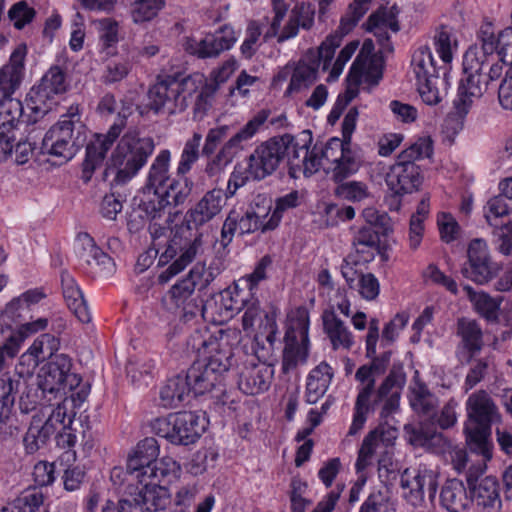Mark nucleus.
I'll list each match as a JSON object with an SVG mask.
<instances>
[{
	"label": "nucleus",
	"instance_id": "1",
	"mask_svg": "<svg viewBox=\"0 0 512 512\" xmlns=\"http://www.w3.org/2000/svg\"><path fill=\"white\" fill-rule=\"evenodd\" d=\"M465 406L467 447L472 453L482 456L484 461H489L493 457L492 426L502 424V413L493 397L484 389L471 393Z\"/></svg>",
	"mask_w": 512,
	"mask_h": 512
},
{
	"label": "nucleus",
	"instance_id": "2",
	"mask_svg": "<svg viewBox=\"0 0 512 512\" xmlns=\"http://www.w3.org/2000/svg\"><path fill=\"white\" fill-rule=\"evenodd\" d=\"M189 344L199 353L216 352L205 359L196 360L187 370L186 376L191 383V388L195 396L202 395L215 389L221 384L222 375L227 372L231 366V352L223 353L218 351L219 343L209 335L208 339L203 338L200 333H196L189 340Z\"/></svg>",
	"mask_w": 512,
	"mask_h": 512
},
{
	"label": "nucleus",
	"instance_id": "3",
	"mask_svg": "<svg viewBox=\"0 0 512 512\" xmlns=\"http://www.w3.org/2000/svg\"><path fill=\"white\" fill-rule=\"evenodd\" d=\"M86 140L87 127L81 121L78 107L71 106L68 112L46 132L42 140L41 152L67 162L84 146Z\"/></svg>",
	"mask_w": 512,
	"mask_h": 512
},
{
	"label": "nucleus",
	"instance_id": "4",
	"mask_svg": "<svg viewBox=\"0 0 512 512\" xmlns=\"http://www.w3.org/2000/svg\"><path fill=\"white\" fill-rule=\"evenodd\" d=\"M155 149L154 139L137 130L127 131L112 152L107 170H115L114 181L123 184L147 163Z\"/></svg>",
	"mask_w": 512,
	"mask_h": 512
},
{
	"label": "nucleus",
	"instance_id": "5",
	"mask_svg": "<svg viewBox=\"0 0 512 512\" xmlns=\"http://www.w3.org/2000/svg\"><path fill=\"white\" fill-rule=\"evenodd\" d=\"M433 153L432 140L429 137L419 138L409 148L402 151L397 161L386 174V184L396 195L413 193L423 182V175L416 160L429 158Z\"/></svg>",
	"mask_w": 512,
	"mask_h": 512
},
{
	"label": "nucleus",
	"instance_id": "6",
	"mask_svg": "<svg viewBox=\"0 0 512 512\" xmlns=\"http://www.w3.org/2000/svg\"><path fill=\"white\" fill-rule=\"evenodd\" d=\"M194 81L187 77L179 79L176 76L167 75L158 78L147 93V103L138 107L141 115L153 111L155 114L167 111L172 114L176 110L183 111L187 107V97L195 92Z\"/></svg>",
	"mask_w": 512,
	"mask_h": 512
},
{
	"label": "nucleus",
	"instance_id": "7",
	"mask_svg": "<svg viewBox=\"0 0 512 512\" xmlns=\"http://www.w3.org/2000/svg\"><path fill=\"white\" fill-rule=\"evenodd\" d=\"M206 419L192 411L171 413L167 417L156 418L151 427L156 435L174 445L194 444L205 431Z\"/></svg>",
	"mask_w": 512,
	"mask_h": 512
},
{
	"label": "nucleus",
	"instance_id": "8",
	"mask_svg": "<svg viewBox=\"0 0 512 512\" xmlns=\"http://www.w3.org/2000/svg\"><path fill=\"white\" fill-rule=\"evenodd\" d=\"M485 62L478 64L477 68L464 67V76L458 86L457 99L454 100L455 114H449L444 121L447 130L456 133L462 128V119L468 114L475 99H480L488 87V80L483 75Z\"/></svg>",
	"mask_w": 512,
	"mask_h": 512
},
{
	"label": "nucleus",
	"instance_id": "9",
	"mask_svg": "<svg viewBox=\"0 0 512 512\" xmlns=\"http://www.w3.org/2000/svg\"><path fill=\"white\" fill-rule=\"evenodd\" d=\"M350 145L351 143L343 139L333 137L323 146L318 144L313 146L314 154L319 160V168L323 165V161L331 164L328 172L331 173V179L334 182L344 181L355 174L361 166L359 155L351 149Z\"/></svg>",
	"mask_w": 512,
	"mask_h": 512
},
{
	"label": "nucleus",
	"instance_id": "10",
	"mask_svg": "<svg viewBox=\"0 0 512 512\" xmlns=\"http://www.w3.org/2000/svg\"><path fill=\"white\" fill-rule=\"evenodd\" d=\"M291 134L275 136L257 145L248 157L247 172L255 180H262L273 174L285 159Z\"/></svg>",
	"mask_w": 512,
	"mask_h": 512
},
{
	"label": "nucleus",
	"instance_id": "11",
	"mask_svg": "<svg viewBox=\"0 0 512 512\" xmlns=\"http://www.w3.org/2000/svg\"><path fill=\"white\" fill-rule=\"evenodd\" d=\"M132 113L130 104L122 102V108L118 112L116 122L109 128L105 135H98L96 139L87 145L86 157L83 161V175L82 178L88 182L93 172L103 164L107 152L112 147L113 143L120 136L122 130L126 126V119Z\"/></svg>",
	"mask_w": 512,
	"mask_h": 512
},
{
	"label": "nucleus",
	"instance_id": "12",
	"mask_svg": "<svg viewBox=\"0 0 512 512\" xmlns=\"http://www.w3.org/2000/svg\"><path fill=\"white\" fill-rule=\"evenodd\" d=\"M201 247V234L195 236L193 240H187L179 231H176L168 241L165 250L160 254L159 264L166 265L171 260L174 261L161 273L159 279L168 281L171 277L180 273L193 261Z\"/></svg>",
	"mask_w": 512,
	"mask_h": 512
},
{
	"label": "nucleus",
	"instance_id": "13",
	"mask_svg": "<svg viewBox=\"0 0 512 512\" xmlns=\"http://www.w3.org/2000/svg\"><path fill=\"white\" fill-rule=\"evenodd\" d=\"M406 376L401 364H393L389 374L385 377L379 387L375 385L367 396L368 413L374 411L378 405L383 403L380 416L386 418L399 408L401 390L405 384Z\"/></svg>",
	"mask_w": 512,
	"mask_h": 512
},
{
	"label": "nucleus",
	"instance_id": "14",
	"mask_svg": "<svg viewBox=\"0 0 512 512\" xmlns=\"http://www.w3.org/2000/svg\"><path fill=\"white\" fill-rule=\"evenodd\" d=\"M499 270V265L492 260L486 241L482 238L471 240L461 274L477 284H485L492 280Z\"/></svg>",
	"mask_w": 512,
	"mask_h": 512
},
{
	"label": "nucleus",
	"instance_id": "15",
	"mask_svg": "<svg viewBox=\"0 0 512 512\" xmlns=\"http://www.w3.org/2000/svg\"><path fill=\"white\" fill-rule=\"evenodd\" d=\"M312 132L303 130L297 136L292 135V141L288 145L285 158L287 159L288 174L297 179L300 175L310 177L319 170V160L314 149L311 150Z\"/></svg>",
	"mask_w": 512,
	"mask_h": 512
},
{
	"label": "nucleus",
	"instance_id": "16",
	"mask_svg": "<svg viewBox=\"0 0 512 512\" xmlns=\"http://www.w3.org/2000/svg\"><path fill=\"white\" fill-rule=\"evenodd\" d=\"M124 481L128 483L126 495L132 498L134 507L140 512H158L169 505V492L163 485L154 481H142V478L123 479L120 483Z\"/></svg>",
	"mask_w": 512,
	"mask_h": 512
},
{
	"label": "nucleus",
	"instance_id": "17",
	"mask_svg": "<svg viewBox=\"0 0 512 512\" xmlns=\"http://www.w3.org/2000/svg\"><path fill=\"white\" fill-rule=\"evenodd\" d=\"M270 110L262 109L257 112L235 135L221 148L209 165V170H221L227 166L235 155L243 149V143L250 140L267 121Z\"/></svg>",
	"mask_w": 512,
	"mask_h": 512
},
{
	"label": "nucleus",
	"instance_id": "18",
	"mask_svg": "<svg viewBox=\"0 0 512 512\" xmlns=\"http://www.w3.org/2000/svg\"><path fill=\"white\" fill-rule=\"evenodd\" d=\"M471 502L482 512H501L503 502L500 496V484L496 477L485 476L478 478L471 469L466 474Z\"/></svg>",
	"mask_w": 512,
	"mask_h": 512
},
{
	"label": "nucleus",
	"instance_id": "19",
	"mask_svg": "<svg viewBox=\"0 0 512 512\" xmlns=\"http://www.w3.org/2000/svg\"><path fill=\"white\" fill-rule=\"evenodd\" d=\"M67 86L64 71L59 66H52L30 92V98L34 103L32 110L35 113L47 114L51 106L46 105V102L51 101L55 95L65 93Z\"/></svg>",
	"mask_w": 512,
	"mask_h": 512
},
{
	"label": "nucleus",
	"instance_id": "20",
	"mask_svg": "<svg viewBox=\"0 0 512 512\" xmlns=\"http://www.w3.org/2000/svg\"><path fill=\"white\" fill-rule=\"evenodd\" d=\"M400 486L407 490L404 498L412 506L417 507L424 501L425 488L429 497L434 498L437 491V476L432 470L424 469L417 472H411L405 469L401 475Z\"/></svg>",
	"mask_w": 512,
	"mask_h": 512
},
{
	"label": "nucleus",
	"instance_id": "21",
	"mask_svg": "<svg viewBox=\"0 0 512 512\" xmlns=\"http://www.w3.org/2000/svg\"><path fill=\"white\" fill-rule=\"evenodd\" d=\"M46 297L42 289H30L18 297L13 298L5 307L0 323L17 329L20 325L35 322L32 320V307ZM38 319H36L37 321Z\"/></svg>",
	"mask_w": 512,
	"mask_h": 512
},
{
	"label": "nucleus",
	"instance_id": "22",
	"mask_svg": "<svg viewBox=\"0 0 512 512\" xmlns=\"http://www.w3.org/2000/svg\"><path fill=\"white\" fill-rule=\"evenodd\" d=\"M274 370L264 362L245 363L238 373V387L246 395H257L270 387Z\"/></svg>",
	"mask_w": 512,
	"mask_h": 512
},
{
	"label": "nucleus",
	"instance_id": "23",
	"mask_svg": "<svg viewBox=\"0 0 512 512\" xmlns=\"http://www.w3.org/2000/svg\"><path fill=\"white\" fill-rule=\"evenodd\" d=\"M71 359L65 354L55 355L44 364L37 375V385L42 393H54L61 390L65 373L71 371Z\"/></svg>",
	"mask_w": 512,
	"mask_h": 512
},
{
	"label": "nucleus",
	"instance_id": "24",
	"mask_svg": "<svg viewBox=\"0 0 512 512\" xmlns=\"http://www.w3.org/2000/svg\"><path fill=\"white\" fill-rule=\"evenodd\" d=\"M226 193L221 189L207 191L203 197L186 213L188 225H204L218 215L225 205Z\"/></svg>",
	"mask_w": 512,
	"mask_h": 512
},
{
	"label": "nucleus",
	"instance_id": "25",
	"mask_svg": "<svg viewBox=\"0 0 512 512\" xmlns=\"http://www.w3.org/2000/svg\"><path fill=\"white\" fill-rule=\"evenodd\" d=\"M434 422L432 419L431 422H423L419 425H405L404 431L408 442L415 447H423L433 453L445 452L448 442L441 432L435 430Z\"/></svg>",
	"mask_w": 512,
	"mask_h": 512
},
{
	"label": "nucleus",
	"instance_id": "26",
	"mask_svg": "<svg viewBox=\"0 0 512 512\" xmlns=\"http://www.w3.org/2000/svg\"><path fill=\"white\" fill-rule=\"evenodd\" d=\"M456 335L460 341L457 345L458 357L479 355L484 348V334L475 319L459 318L456 324Z\"/></svg>",
	"mask_w": 512,
	"mask_h": 512
},
{
	"label": "nucleus",
	"instance_id": "27",
	"mask_svg": "<svg viewBox=\"0 0 512 512\" xmlns=\"http://www.w3.org/2000/svg\"><path fill=\"white\" fill-rule=\"evenodd\" d=\"M79 257L88 265L99 267L103 277L114 274L116 265L114 260L99 248L88 233H79L76 239Z\"/></svg>",
	"mask_w": 512,
	"mask_h": 512
},
{
	"label": "nucleus",
	"instance_id": "28",
	"mask_svg": "<svg viewBox=\"0 0 512 512\" xmlns=\"http://www.w3.org/2000/svg\"><path fill=\"white\" fill-rule=\"evenodd\" d=\"M47 325V318H38L37 321L22 324L17 329L0 323V345L2 349H6L9 357H14L26 338L44 330Z\"/></svg>",
	"mask_w": 512,
	"mask_h": 512
},
{
	"label": "nucleus",
	"instance_id": "29",
	"mask_svg": "<svg viewBox=\"0 0 512 512\" xmlns=\"http://www.w3.org/2000/svg\"><path fill=\"white\" fill-rule=\"evenodd\" d=\"M235 42L236 36L233 28L229 25H224L214 33L206 34L197 43L193 53L199 58L216 57L223 51L230 49Z\"/></svg>",
	"mask_w": 512,
	"mask_h": 512
},
{
	"label": "nucleus",
	"instance_id": "30",
	"mask_svg": "<svg viewBox=\"0 0 512 512\" xmlns=\"http://www.w3.org/2000/svg\"><path fill=\"white\" fill-rule=\"evenodd\" d=\"M26 46L19 45L11 54L7 64L0 68V91L6 95L13 94L24 77Z\"/></svg>",
	"mask_w": 512,
	"mask_h": 512
},
{
	"label": "nucleus",
	"instance_id": "31",
	"mask_svg": "<svg viewBox=\"0 0 512 512\" xmlns=\"http://www.w3.org/2000/svg\"><path fill=\"white\" fill-rule=\"evenodd\" d=\"M158 454L159 445L155 438L147 437L141 440L128 456L124 479L134 480L136 474L143 472L144 467L151 466L157 460Z\"/></svg>",
	"mask_w": 512,
	"mask_h": 512
},
{
	"label": "nucleus",
	"instance_id": "32",
	"mask_svg": "<svg viewBox=\"0 0 512 512\" xmlns=\"http://www.w3.org/2000/svg\"><path fill=\"white\" fill-rule=\"evenodd\" d=\"M170 162L171 152L168 149L159 151L148 169L143 187L145 191L156 194L174 179L170 173Z\"/></svg>",
	"mask_w": 512,
	"mask_h": 512
},
{
	"label": "nucleus",
	"instance_id": "33",
	"mask_svg": "<svg viewBox=\"0 0 512 512\" xmlns=\"http://www.w3.org/2000/svg\"><path fill=\"white\" fill-rule=\"evenodd\" d=\"M440 502L448 512H465L471 507L467 488L464 483L456 478L445 482L440 493Z\"/></svg>",
	"mask_w": 512,
	"mask_h": 512
},
{
	"label": "nucleus",
	"instance_id": "34",
	"mask_svg": "<svg viewBox=\"0 0 512 512\" xmlns=\"http://www.w3.org/2000/svg\"><path fill=\"white\" fill-rule=\"evenodd\" d=\"M61 282L63 288V296L68 308L81 323H89L91 314L84 300L83 294L76 285L74 279L69 273L63 271L61 273Z\"/></svg>",
	"mask_w": 512,
	"mask_h": 512
},
{
	"label": "nucleus",
	"instance_id": "35",
	"mask_svg": "<svg viewBox=\"0 0 512 512\" xmlns=\"http://www.w3.org/2000/svg\"><path fill=\"white\" fill-rule=\"evenodd\" d=\"M192 393L187 376L177 375L168 379L160 389V401L165 408H176L189 399Z\"/></svg>",
	"mask_w": 512,
	"mask_h": 512
},
{
	"label": "nucleus",
	"instance_id": "36",
	"mask_svg": "<svg viewBox=\"0 0 512 512\" xmlns=\"http://www.w3.org/2000/svg\"><path fill=\"white\" fill-rule=\"evenodd\" d=\"M458 358L461 363L469 366L464 380L465 391L471 390L481 381L485 380L495 368L494 357L492 355L483 357H479V355H467Z\"/></svg>",
	"mask_w": 512,
	"mask_h": 512
},
{
	"label": "nucleus",
	"instance_id": "37",
	"mask_svg": "<svg viewBox=\"0 0 512 512\" xmlns=\"http://www.w3.org/2000/svg\"><path fill=\"white\" fill-rule=\"evenodd\" d=\"M80 439L84 448H93V441L88 426L84 428L81 417L76 418V412L69 417V423L64 425L63 431L56 437L57 445L61 448H71Z\"/></svg>",
	"mask_w": 512,
	"mask_h": 512
},
{
	"label": "nucleus",
	"instance_id": "38",
	"mask_svg": "<svg viewBox=\"0 0 512 512\" xmlns=\"http://www.w3.org/2000/svg\"><path fill=\"white\" fill-rule=\"evenodd\" d=\"M143 469L142 473L136 474V478H142V481H154L159 485L172 483L179 477L181 471L180 465L169 457L156 460L151 466Z\"/></svg>",
	"mask_w": 512,
	"mask_h": 512
},
{
	"label": "nucleus",
	"instance_id": "39",
	"mask_svg": "<svg viewBox=\"0 0 512 512\" xmlns=\"http://www.w3.org/2000/svg\"><path fill=\"white\" fill-rule=\"evenodd\" d=\"M27 382L22 377L3 376L0 378V422L9 419L16 396L27 389Z\"/></svg>",
	"mask_w": 512,
	"mask_h": 512
},
{
	"label": "nucleus",
	"instance_id": "40",
	"mask_svg": "<svg viewBox=\"0 0 512 512\" xmlns=\"http://www.w3.org/2000/svg\"><path fill=\"white\" fill-rule=\"evenodd\" d=\"M193 187L194 182L190 178L177 176L155 195H160L170 209L176 208L187 202Z\"/></svg>",
	"mask_w": 512,
	"mask_h": 512
},
{
	"label": "nucleus",
	"instance_id": "41",
	"mask_svg": "<svg viewBox=\"0 0 512 512\" xmlns=\"http://www.w3.org/2000/svg\"><path fill=\"white\" fill-rule=\"evenodd\" d=\"M308 357V336L305 334L299 343L295 335L286 333L285 347L282 357V370L284 373L295 369L299 363H304Z\"/></svg>",
	"mask_w": 512,
	"mask_h": 512
},
{
	"label": "nucleus",
	"instance_id": "42",
	"mask_svg": "<svg viewBox=\"0 0 512 512\" xmlns=\"http://www.w3.org/2000/svg\"><path fill=\"white\" fill-rule=\"evenodd\" d=\"M324 330L331 340L333 349L340 346L349 349L352 344V335L333 311H324L322 315Z\"/></svg>",
	"mask_w": 512,
	"mask_h": 512
},
{
	"label": "nucleus",
	"instance_id": "43",
	"mask_svg": "<svg viewBox=\"0 0 512 512\" xmlns=\"http://www.w3.org/2000/svg\"><path fill=\"white\" fill-rule=\"evenodd\" d=\"M197 286L198 282L188 274L186 278L176 282L162 298L164 307L169 311H177L193 297Z\"/></svg>",
	"mask_w": 512,
	"mask_h": 512
},
{
	"label": "nucleus",
	"instance_id": "44",
	"mask_svg": "<svg viewBox=\"0 0 512 512\" xmlns=\"http://www.w3.org/2000/svg\"><path fill=\"white\" fill-rule=\"evenodd\" d=\"M410 405L415 412L432 416L438 406V399L424 383L416 381L410 387Z\"/></svg>",
	"mask_w": 512,
	"mask_h": 512
},
{
	"label": "nucleus",
	"instance_id": "45",
	"mask_svg": "<svg viewBox=\"0 0 512 512\" xmlns=\"http://www.w3.org/2000/svg\"><path fill=\"white\" fill-rule=\"evenodd\" d=\"M137 211L141 219L148 220L149 222L162 220H165V224L172 222V211L160 195L153 194V198L142 200L138 205Z\"/></svg>",
	"mask_w": 512,
	"mask_h": 512
},
{
	"label": "nucleus",
	"instance_id": "46",
	"mask_svg": "<svg viewBox=\"0 0 512 512\" xmlns=\"http://www.w3.org/2000/svg\"><path fill=\"white\" fill-rule=\"evenodd\" d=\"M463 289L479 315L487 321H497L500 303L496 299L487 293L476 292L469 285H465Z\"/></svg>",
	"mask_w": 512,
	"mask_h": 512
},
{
	"label": "nucleus",
	"instance_id": "47",
	"mask_svg": "<svg viewBox=\"0 0 512 512\" xmlns=\"http://www.w3.org/2000/svg\"><path fill=\"white\" fill-rule=\"evenodd\" d=\"M241 300L243 299H239L238 293L233 296L231 291L224 290L216 298L210 300L212 310L209 313L213 318L218 317L220 320L231 318L241 310Z\"/></svg>",
	"mask_w": 512,
	"mask_h": 512
},
{
	"label": "nucleus",
	"instance_id": "48",
	"mask_svg": "<svg viewBox=\"0 0 512 512\" xmlns=\"http://www.w3.org/2000/svg\"><path fill=\"white\" fill-rule=\"evenodd\" d=\"M417 82L419 94L428 105L438 104L447 93L448 82L446 73H444V77L425 78Z\"/></svg>",
	"mask_w": 512,
	"mask_h": 512
},
{
	"label": "nucleus",
	"instance_id": "49",
	"mask_svg": "<svg viewBox=\"0 0 512 512\" xmlns=\"http://www.w3.org/2000/svg\"><path fill=\"white\" fill-rule=\"evenodd\" d=\"M387 368L388 366L377 358H374L370 364L360 366L355 373V379L361 384L358 393L368 396L376 385V377L383 375Z\"/></svg>",
	"mask_w": 512,
	"mask_h": 512
},
{
	"label": "nucleus",
	"instance_id": "50",
	"mask_svg": "<svg viewBox=\"0 0 512 512\" xmlns=\"http://www.w3.org/2000/svg\"><path fill=\"white\" fill-rule=\"evenodd\" d=\"M411 64L417 81L439 76L431 49L428 46H421L414 52Z\"/></svg>",
	"mask_w": 512,
	"mask_h": 512
},
{
	"label": "nucleus",
	"instance_id": "51",
	"mask_svg": "<svg viewBox=\"0 0 512 512\" xmlns=\"http://www.w3.org/2000/svg\"><path fill=\"white\" fill-rule=\"evenodd\" d=\"M318 63L307 65L299 62L295 67L287 93L299 92L303 88H307L317 80Z\"/></svg>",
	"mask_w": 512,
	"mask_h": 512
},
{
	"label": "nucleus",
	"instance_id": "52",
	"mask_svg": "<svg viewBox=\"0 0 512 512\" xmlns=\"http://www.w3.org/2000/svg\"><path fill=\"white\" fill-rule=\"evenodd\" d=\"M164 0H135L130 15L135 24H143L154 19L164 8Z\"/></svg>",
	"mask_w": 512,
	"mask_h": 512
},
{
	"label": "nucleus",
	"instance_id": "53",
	"mask_svg": "<svg viewBox=\"0 0 512 512\" xmlns=\"http://www.w3.org/2000/svg\"><path fill=\"white\" fill-rule=\"evenodd\" d=\"M370 0H354L348 7L347 13L341 18L338 29L333 33L341 36V39L357 25L359 20L368 10Z\"/></svg>",
	"mask_w": 512,
	"mask_h": 512
},
{
	"label": "nucleus",
	"instance_id": "54",
	"mask_svg": "<svg viewBox=\"0 0 512 512\" xmlns=\"http://www.w3.org/2000/svg\"><path fill=\"white\" fill-rule=\"evenodd\" d=\"M59 348V341L53 335L45 333L34 340L29 348V352L35 357V362H41L46 359L51 360Z\"/></svg>",
	"mask_w": 512,
	"mask_h": 512
},
{
	"label": "nucleus",
	"instance_id": "55",
	"mask_svg": "<svg viewBox=\"0 0 512 512\" xmlns=\"http://www.w3.org/2000/svg\"><path fill=\"white\" fill-rule=\"evenodd\" d=\"M42 504V492L36 488L27 489L13 501L10 509L4 508L3 512H36Z\"/></svg>",
	"mask_w": 512,
	"mask_h": 512
},
{
	"label": "nucleus",
	"instance_id": "56",
	"mask_svg": "<svg viewBox=\"0 0 512 512\" xmlns=\"http://www.w3.org/2000/svg\"><path fill=\"white\" fill-rule=\"evenodd\" d=\"M223 265L220 261H213L209 267L197 263L189 272V276L198 282L199 290L205 289L222 271Z\"/></svg>",
	"mask_w": 512,
	"mask_h": 512
},
{
	"label": "nucleus",
	"instance_id": "57",
	"mask_svg": "<svg viewBox=\"0 0 512 512\" xmlns=\"http://www.w3.org/2000/svg\"><path fill=\"white\" fill-rule=\"evenodd\" d=\"M23 106L22 103L13 98L12 94L5 95L0 105V125H6L7 129H13L15 121H18L22 116Z\"/></svg>",
	"mask_w": 512,
	"mask_h": 512
},
{
	"label": "nucleus",
	"instance_id": "58",
	"mask_svg": "<svg viewBox=\"0 0 512 512\" xmlns=\"http://www.w3.org/2000/svg\"><path fill=\"white\" fill-rule=\"evenodd\" d=\"M36 15L33 7H30L24 0L12 5L8 11V17L16 29H23L27 24L31 23Z\"/></svg>",
	"mask_w": 512,
	"mask_h": 512
},
{
	"label": "nucleus",
	"instance_id": "59",
	"mask_svg": "<svg viewBox=\"0 0 512 512\" xmlns=\"http://www.w3.org/2000/svg\"><path fill=\"white\" fill-rule=\"evenodd\" d=\"M379 439L380 436L377 430L369 432L364 438L356 461V469L358 472L363 471L370 464V460L378 446Z\"/></svg>",
	"mask_w": 512,
	"mask_h": 512
},
{
	"label": "nucleus",
	"instance_id": "60",
	"mask_svg": "<svg viewBox=\"0 0 512 512\" xmlns=\"http://www.w3.org/2000/svg\"><path fill=\"white\" fill-rule=\"evenodd\" d=\"M362 216L368 227L376 228L377 232L387 235L391 231V219L385 212H380L374 207H367L363 210Z\"/></svg>",
	"mask_w": 512,
	"mask_h": 512
},
{
	"label": "nucleus",
	"instance_id": "61",
	"mask_svg": "<svg viewBox=\"0 0 512 512\" xmlns=\"http://www.w3.org/2000/svg\"><path fill=\"white\" fill-rule=\"evenodd\" d=\"M335 194L350 201H361L368 196L367 186L362 182H337Z\"/></svg>",
	"mask_w": 512,
	"mask_h": 512
},
{
	"label": "nucleus",
	"instance_id": "62",
	"mask_svg": "<svg viewBox=\"0 0 512 512\" xmlns=\"http://www.w3.org/2000/svg\"><path fill=\"white\" fill-rule=\"evenodd\" d=\"M397 13L396 8L392 7L389 10L379 9L375 13L371 14L367 20L368 30L377 28L380 25L388 26L393 32H398L400 27L395 18Z\"/></svg>",
	"mask_w": 512,
	"mask_h": 512
},
{
	"label": "nucleus",
	"instance_id": "63",
	"mask_svg": "<svg viewBox=\"0 0 512 512\" xmlns=\"http://www.w3.org/2000/svg\"><path fill=\"white\" fill-rule=\"evenodd\" d=\"M272 264V258L269 255L263 256L260 261L257 263L254 271L244 277H242L239 281L246 285V287L252 291L257 287L260 281L265 280L267 278V269Z\"/></svg>",
	"mask_w": 512,
	"mask_h": 512
},
{
	"label": "nucleus",
	"instance_id": "64",
	"mask_svg": "<svg viewBox=\"0 0 512 512\" xmlns=\"http://www.w3.org/2000/svg\"><path fill=\"white\" fill-rule=\"evenodd\" d=\"M496 249L504 256H512V220L494 230Z\"/></svg>",
	"mask_w": 512,
	"mask_h": 512
}]
</instances>
